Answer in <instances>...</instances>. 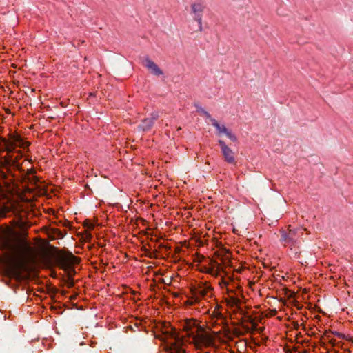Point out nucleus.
<instances>
[{"instance_id": "1a4fd4ad", "label": "nucleus", "mask_w": 353, "mask_h": 353, "mask_svg": "<svg viewBox=\"0 0 353 353\" xmlns=\"http://www.w3.org/2000/svg\"><path fill=\"white\" fill-rule=\"evenodd\" d=\"M163 281L165 285V289H167L168 292H170L173 297H176V292H174L172 290L175 288L173 284V283L175 281L173 274H165L163 278Z\"/></svg>"}, {"instance_id": "aec40b11", "label": "nucleus", "mask_w": 353, "mask_h": 353, "mask_svg": "<svg viewBox=\"0 0 353 353\" xmlns=\"http://www.w3.org/2000/svg\"><path fill=\"white\" fill-rule=\"evenodd\" d=\"M26 248L27 250H30V247H29L28 245H26Z\"/></svg>"}, {"instance_id": "0eeeda50", "label": "nucleus", "mask_w": 353, "mask_h": 353, "mask_svg": "<svg viewBox=\"0 0 353 353\" xmlns=\"http://www.w3.org/2000/svg\"><path fill=\"white\" fill-rule=\"evenodd\" d=\"M143 63V65L153 74L159 76L163 74L162 70L159 68V66L148 57H145Z\"/></svg>"}, {"instance_id": "f257e3e1", "label": "nucleus", "mask_w": 353, "mask_h": 353, "mask_svg": "<svg viewBox=\"0 0 353 353\" xmlns=\"http://www.w3.org/2000/svg\"><path fill=\"white\" fill-rule=\"evenodd\" d=\"M200 330L198 323L194 319H185L183 321H178V341L192 338L194 339Z\"/></svg>"}, {"instance_id": "2eb2a0df", "label": "nucleus", "mask_w": 353, "mask_h": 353, "mask_svg": "<svg viewBox=\"0 0 353 353\" xmlns=\"http://www.w3.org/2000/svg\"><path fill=\"white\" fill-rule=\"evenodd\" d=\"M225 134L232 141H236V137L233 134L230 132L228 130L225 132Z\"/></svg>"}, {"instance_id": "6e6552de", "label": "nucleus", "mask_w": 353, "mask_h": 353, "mask_svg": "<svg viewBox=\"0 0 353 353\" xmlns=\"http://www.w3.org/2000/svg\"><path fill=\"white\" fill-rule=\"evenodd\" d=\"M158 113H152L151 117L143 120L141 123L139 125V128L143 131L149 130L153 126L154 121H156L158 119Z\"/></svg>"}, {"instance_id": "f8f14e48", "label": "nucleus", "mask_w": 353, "mask_h": 353, "mask_svg": "<svg viewBox=\"0 0 353 353\" xmlns=\"http://www.w3.org/2000/svg\"><path fill=\"white\" fill-rule=\"evenodd\" d=\"M212 124L216 128L219 134H225L228 131V129L224 125H221L215 119H212Z\"/></svg>"}, {"instance_id": "20e7f679", "label": "nucleus", "mask_w": 353, "mask_h": 353, "mask_svg": "<svg viewBox=\"0 0 353 353\" xmlns=\"http://www.w3.org/2000/svg\"><path fill=\"white\" fill-rule=\"evenodd\" d=\"M210 291V288H199L196 290H192V296L191 298H189L187 301H184L183 303L185 304L192 305L194 303L198 301L200 297H203L205 295H206L208 294V292Z\"/></svg>"}, {"instance_id": "f3484780", "label": "nucleus", "mask_w": 353, "mask_h": 353, "mask_svg": "<svg viewBox=\"0 0 353 353\" xmlns=\"http://www.w3.org/2000/svg\"><path fill=\"white\" fill-rule=\"evenodd\" d=\"M178 353H184V350L178 347Z\"/></svg>"}, {"instance_id": "7ed1b4c3", "label": "nucleus", "mask_w": 353, "mask_h": 353, "mask_svg": "<svg viewBox=\"0 0 353 353\" xmlns=\"http://www.w3.org/2000/svg\"><path fill=\"white\" fill-rule=\"evenodd\" d=\"M162 339L165 343L166 353H176V332L175 328L169 323H164L162 327Z\"/></svg>"}, {"instance_id": "423d86ee", "label": "nucleus", "mask_w": 353, "mask_h": 353, "mask_svg": "<svg viewBox=\"0 0 353 353\" xmlns=\"http://www.w3.org/2000/svg\"><path fill=\"white\" fill-rule=\"evenodd\" d=\"M192 12L196 16H198L199 18L196 21V31L201 32L202 30V22L201 18L200 17V13L203 11V6L201 3V1H197L192 5Z\"/></svg>"}, {"instance_id": "39448f33", "label": "nucleus", "mask_w": 353, "mask_h": 353, "mask_svg": "<svg viewBox=\"0 0 353 353\" xmlns=\"http://www.w3.org/2000/svg\"><path fill=\"white\" fill-rule=\"evenodd\" d=\"M219 143L221 146V152L223 153L225 160L229 163H234V157L232 150L226 145L223 141L219 140Z\"/></svg>"}, {"instance_id": "a211bd4d", "label": "nucleus", "mask_w": 353, "mask_h": 353, "mask_svg": "<svg viewBox=\"0 0 353 353\" xmlns=\"http://www.w3.org/2000/svg\"><path fill=\"white\" fill-rule=\"evenodd\" d=\"M237 303H238V300L237 299H232V303L237 304Z\"/></svg>"}, {"instance_id": "9b49d317", "label": "nucleus", "mask_w": 353, "mask_h": 353, "mask_svg": "<svg viewBox=\"0 0 353 353\" xmlns=\"http://www.w3.org/2000/svg\"><path fill=\"white\" fill-rule=\"evenodd\" d=\"M3 142L4 143V145H5V150L8 153L13 152L17 147L15 145V143H12L11 141H8L4 139H3Z\"/></svg>"}, {"instance_id": "9d476101", "label": "nucleus", "mask_w": 353, "mask_h": 353, "mask_svg": "<svg viewBox=\"0 0 353 353\" xmlns=\"http://www.w3.org/2000/svg\"><path fill=\"white\" fill-rule=\"evenodd\" d=\"M12 143H15L17 147L26 148L29 145L28 142L23 141V139L19 135H13L10 140Z\"/></svg>"}, {"instance_id": "4468645a", "label": "nucleus", "mask_w": 353, "mask_h": 353, "mask_svg": "<svg viewBox=\"0 0 353 353\" xmlns=\"http://www.w3.org/2000/svg\"><path fill=\"white\" fill-rule=\"evenodd\" d=\"M21 157V154H20L19 156H17L16 157H13L12 155H11V160H12V163H14L12 164V167L14 168H17V169H19L20 168V164L19 163V159Z\"/></svg>"}, {"instance_id": "ddd939ff", "label": "nucleus", "mask_w": 353, "mask_h": 353, "mask_svg": "<svg viewBox=\"0 0 353 353\" xmlns=\"http://www.w3.org/2000/svg\"><path fill=\"white\" fill-rule=\"evenodd\" d=\"M13 163H12L11 155H9L8 157H5L1 162L2 166L6 168L8 170H9L10 167H12Z\"/></svg>"}, {"instance_id": "dca6fc26", "label": "nucleus", "mask_w": 353, "mask_h": 353, "mask_svg": "<svg viewBox=\"0 0 353 353\" xmlns=\"http://www.w3.org/2000/svg\"><path fill=\"white\" fill-rule=\"evenodd\" d=\"M17 260L19 261V263H20V265H23V259H21V257L18 256Z\"/></svg>"}, {"instance_id": "6ab92c4d", "label": "nucleus", "mask_w": 353, "mask_h": 353, "mask_svg": "<svg viewBox=\"0 0 353 353\" xmlns=\"http://www.w3.org/2000/svg\"><path fill=\"white\" fill-rule=\"evenodd\" d=\"M148 256L149 257H152V253L150 252V254H148Z\"/></svg>"}, {"instance_id": "f03ea898", "label": "nucleus", "mask_w": 353, "mask_h": 353, "mask_svg": "<svg viewBox=\"0 0 353 353\" xmlns=\"http://www.w3.org/2000/svg\"><path fill=\"white\" fill-rule=\"evenodd\" d=\"M80 259L74 256L72 253L58 254L55 257V261L60 268L66 272L68 279L72 280L73 276L76 274L73 265L79 263Z\"/></svg>"}]
</instances>
